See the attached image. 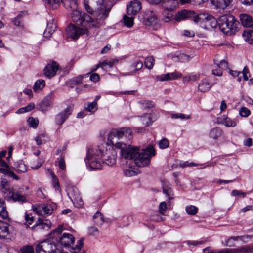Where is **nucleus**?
Masks as SVG:
<instances>
[{
	"mask_svg": "<svg viewBox=\"0 0 253 253\" xmlns=\"http://www.w3.org/2000/svg\"><path fill=\"white\" fill-rule=\"evenodd\" d=\"M132 133L130 128L114 129L108 134V140L112 145L121 150V156L125 159L133 160L139 167L148 166L151 158L155 155V149L150 145L139 152V147L131 146Z\"/></svg>",
	"mask_w": 253,
	"mask_h": 253,
	"instance_id": "f257e3e1",
	"label": "nucleus"
},
{
	"mask_svg": "<svg viewBox=\"0 0 253 253\" xmlns=\"http://www.w3.org/2000/svg\"><path fill=\"white\" fill-rule=\"evenodd\" d=\"M63 226L59 225L50 234V240H44L35 247L36 253H62L59 244L65 247L70 246L75 241V238L70 233H62Z\"/></svg>",
	"mask_w": 253,
	"mask_h": 253,
	"instance_id": "f03ea898",
	"label": "nucleus"
},
{
	"mask_svg": "<svg viewBox=\"0 0 253 253\" xmlns=\"http://www.w3.org/2000/svg\"><path fill=\"white\" fill-rule=\"evenodd\" d=\"M117 152L111 147L105 149L100 146L89 149L84 161L87 166L92 169H100L103 162L108 166H112L116 162Z\"/></svg>",
	"mask_w": 253,
	"mask_h": 253,
	"instance_id": "7ed1b4c3",
	"label": "nucleus"
},
{
	"mask_svg": "<svg viewBox=\"0 0 253 253\" xmlns=\"http://www.w3.org/2000/svg\"><path fill=\"white\" fill-rule=\"evenodd\" d=\"M71 18L74 22L82 27L94 28L100 26L98 21L93 19L87 14L81 11L78 8L72 11Z\"/></svg>",
	"mask_w": 253,
	"mask_h": 253,
	"instance_id": "20e7f679",
	"label": "nucleus"
},
{
	"mask_svg": "<svg viewBox=\"0 0 253 253\" xmlns=\"http://www.w3.org/2000/svg\"><path fill=\"white\" fill-rule=\"evenodd\" d=\"M86 1L94 8L95 19L99 22L101 25L108 16L110 8L107 7L104 4V0H86Z\"/></svg>",
	"mask_w": 253,
	"mask_h": 253,
	"instance_id": "39448f33",
	"label": "nucleus"
},
{
	"mask_svg": "<svg viewBox=\"0 0 253 253\" xmlns=\"http://www.w3.org/2000/svg\"><path fill=\"white\" fill-rule=\"evenodd\" d=\"M238 22L231 15H223L219 17L218 25L224 33L231 35L235 33Z\"/></svg>",
	"mask_w": 253,
	"mask_h": 253,
	"instance_id": "423d86ee",
	"label": "nucleus"
},
{
	"mask_svg": "<svg viewBox=\"0 0 253 253\" xmlns=\"http://www.w3.org/2000/svg\"><path fill=\"white\" fill-rule=\"evenodd\" d=\"M7 185L8 182L6 180H1L0 183V190H4L5 196L8 200H12L13 201H18L20 203L27 201L25 196L21 194L13 187L7 188Z\"/></svg>",
	"mask_w": 253,
	"mask_h": 253,
	"instance_id": "0eeeda50",
	"label": "nucleus"
},
{
	"mask_svg": "<svg viewBox=\"0 0 253 253\" xmlns=\"http://www.w3.org/2000/svg\"><path fill=\"white\" fill-rule=\"evenodd\" d=\"M91 28L80 27L73 24H70L66 29L67 37L74 40L79 38L80 36L86 34L88 35V30Z\"/></svg>",
	"mask_w": 253,
	"mask_h": 253,
	"instance_id": "6e6552de",
	"label": "nucleus"
},
{
	"mask_svg": "<svg viewBox=\"0 0 253 253\" xmlns=\"http://www.w3.org/2000/svg\"><path fill=\"white\" fill-rule=\"evenodd\" d=\"M143 23L145 25L152 26L154 29H157L159 26L157 15L152 11H148L145 14Z\"/></svg>",
	"mask_w": 253,
	"mask_h": 253,
	"instance_id": "1a4fd4ad",
	"label": "nucleus"
},
{
	"mask_svg": "<svg viewBox=\"0 0 253 253\" xmlns=\"http://www.w3.org/2000/svg\"><path fill=\"white\" fill-rule=\"evenodd\" d=\"M58 69V64L56 62L53 61L51 63L47 64L43 70V73L45 77L50 78L56 75Z\"/></svg>",
	"mask_w": 253,
	"mask_h": 253,
	"instance_id": "9d476101",
	"label": "nucleus"
},
{
	"mask_svg": "<svg viewBox=\"0 0 253 253\" xmlns=\"http://www.w3.org/2000/svg\"><path fill=\"white\" fill-rule=\"evenodd\" d=\"M195 2L200 4L208 1V0H194ZM233 0H211V3L214 5L217 9H224L227 7Z\"/></svg>",
	"mask_w": 253,
	"mask_h": 253,
	"instance_id": "9b49d317",
	"label": "nucleus"
},
{
	"mask_svg": "<svg viewBox=\"0 0 253 253\" xmlns=\"http://www.w3.org/2000/svg\"><path fill=\"white\" fill-rule=\"evenodd\" d=\"M72 113L70 107H68L62 111L57 114L55 117V122L56 125L61 126L68 118Z\"/></svg>",
	"mask_w": 253,
	"mask_h": 253,
	"instance_id": "f8f14e48",
	"label": "nucleus"
},
{
	"mask_svg": "<svg viewBox=\"0 0 253 253\" xmlns=\"http://www.w3.org/2000/svg\"><path fill=\"white\" fill-rule=\"evenodd\" d=\"M33 210L40 215H51L53 211L52 207L50 204H45L36 207H33Z\"/></svg>",
	"mask_w": 253,
	"mask_h": 253,
	"instance_id": "ddd939ff",
	"label": "nucleus"
},
{
	"mask_svg": "<svg viewBox=\"0 0 253 253\" xmlns=\"http://www.w3.org/2000/svg\"><path fill=\"white\" fill-rule=\"evenodd\" d=\"M67 192L72 201L78 203L79 207H81L83 205V201L79 196L78 190L76 188L70 187L68 188Z\"/></svg>",
	"mask_w": 253,
	"mask_h": 253,
	"instance_id": "4468645a",
	"label": "nucleus"
},
{
	"mask_svg": "<svg viewBox=\"0 0 253 253\" xmlns=\"http://www.w3.org/2000/svg\"><path fill=\"white\" fill-rule=\"evenodd\" d=\"M141 9V2L137 0L132 1L127 7L128 15L134 16L137 14Z\"/></svg>",
	"mask_w": 253,
	"mask_h": 253,
	"instance_id": "2eb2a0df",
	"label": "nucleus"
},
{
	"mask_svg": "<svg viewBox=\"0 0 253 253\" xmlns=\"http://www.w3.org/2000/svg\"><path fill=\"white\" fill-rule=\"evenodd\" d=\"M182 76V74L177 72L163 74L157 77L158 80L160 81L174 80L179 78Z\"/></svg>",
	"mask_w": 253,
	"mask_h": 253,
	"instance_id": "dca6fc26",
	"label": "nucleus"
},
{
	"mask_svg": "<svg viewBox=\"0 0 253 253\" xmlns=\"http://www.w3.org/2000/svg\"><path fill=\"white\" fill-rule=\"evenodd\" d=\"M52 104V97L49 95L46 96L43 100L39 104V110L42 112H45L47 109L50 107Z\"/></svg>",
	"mask_w": 253,
	"mask_h": 253,
	"instance_id": "f3484780",
	"label": "nucleus"
},
{
	"mask_svg": "<svg viewBox=\"0 0 253 253\" xmlns=\"http://www.w3.org/2000/svg\"><path fill=\"white\" fill-rule=\"evenodd\" d=\"M240 20L243 26L251 27L253 26V19L249 14L243 13L240 15Z\"/></svg>",
	"mask_w": 253,
	"mask_h": 253,
	"instance_id": "a211bd4d",
	"label": "nucleus"
},
{
	"mask_svg": "<svg viewBox=\"0 0 253 253\" xmlns=\"http://www.w3.org/2000/svg\"><path fill=\"white\" fill-rule=\"evenodd\" d=\"M214 84H211L207 79H203L198 85V90L202 92L209 91Z\"/></svg>",
	"mask_w": 253,
	"mask_h": 253,
	"instance_id": "6ab92c4d",
	"label": "nucleus"
},
{
	"mask_svg": "<svg viewBox=\"0 0 253 253\" xmlns=\"http://www.w3.org/2000/svg\"><path fill=\"white\" fill-rule=\"evenodd\" d=\"M118 60L112 59L110 60H105L102 62H100L96 65V68L93 71H96L98 68L101 67L102 69H105L107 66L109 68H112L114 65L117 64Z\"/></svg>",
	"mask_w": 253,
	"mask_h": 253,
	"instance_id": "aec40b11",
	"label": "nucleus"
},
{
	"mask_svg": "<svg viewBox=\"0 0 253 253\" xmlns=\"http://www.w3.org/2000/svg\"><path fill=\"white\" fill-rule=\"evenodd\" d=\"M9 224L0 220V238L4 239L9 233Z\"/></svg>",
	"mask_w": 253,
	"mask_h": 253,
	"instance_id": "412c9836",
	"label": "nucleus"
},
{
	"mask_svg": "<svg viewBox=\"0 0 253 253\" xmlns=\"http://www.w3.org/2000/svg\"><path fill=\"white\" fill-rule=\"evenodd\" d=\"M218 120L220 121V123L227 127H234L237 125L236 121L225 115L218 118Z\"/></svg>",
	"mask_w": 253,
	"mask_h": 253,
	"instance_id": "4be33fe9",
	"label": "nucleus"
},
{
	"mask_svg": "<svg viewBox=\"0 0 253 253\" xmlns=\"http://www.w3.org/2000/svg\"><path fill=\"white\" fill-rule=\"evenodd\" d=\"M61 2L66 9L72 11L78 9L77 0H61Z\"/></svg>",
	"mask_w": 253,
	"mask_h": 253,
	"instance_id": "5701e85b",
	"label": "nucleus"
},
{
	"mask_svg": "<svg viewBox=\"0 0 253 253\" xmlns=\"http://www.w3.org/2000/svg\"><path fill=\"white\" fill-rule=\"evenodd\" d=\"M203 16L205 17V23L207 26L211 27L212 28H215L217 27L218 21L215 18L209 15H207L206 16H205V15H203Z\"/></svg>",
	"mask_w": 253,
	"mask_h": 253,
	"instance_id": "b1692460",
	"label": "nucleus"
},
{
	"mask_svg": "<svg viewBox=\"0 0 253 253\" xmlns=\"http://www.w3.org/2000/svg\"><path fill=\"white\" fill-rule=\"evenodd\" d=\"M143 63L141 61H136L134 62L130 66L132 71L128 73H125L123 75L131 76L134 75L136 72L142 68Z\"/></svg>",
	"mask_w": 253,
	"mask_h": 253,
	"instance_id": "393cba45",
	"label": "nucleus"
},
{
	"mask_svg": "<svg viewBox=\"0 0 253 253\" xmlns=\"http://www.w3.org/2000/svg\"><path fill=\"white\" fill-rule=\"evenodd\" d=\"M164 7L169 11L173 10L178 4L177 0H163Z\"/></svg>",
	"mask_w": 253,
	"mask_h": 253,
	"instance_id": "a878e982",
	"label": "nucleus"
},
{
	"mask_svg": "<svg viewBox=\"0 0 253 253\" xmlns=\"http://www.w3.org/2000/svg\"><path fill=\"white\" fill-rule=\"evenodd\" d=\"M88 74H85L84 75V77L87 76V75ZM84 77V76H83V75H80L75 78H74L71 79L70 80H69L67 84L70 87L73 88V87H74V86L75 85L83 83L82 80L83 79Z\"/></svg>",
	"mask_w": 253,
	"mask_h": 253,
	"instance_id": "bb28decb",
	"label": "nucleus"
},
{
	"mask_svg": "<svg viewBox=\"0 0 253 253\" xmlns=\"http://www.w3.org/2000/svg\"><path fill=\"white\" fill-rule=\"evenodd\" d=\"M0 171L3 174L6 175L8 177H11L13 179H19L18 176H17L14 172L10 170V168H9L8 165L7 166H5L2 168H0Z\"/></svg>",
	"mask_w": 253,
	"mask_h": 253,
	"instance_id": "cd10ccee",
	"label": "nucleus"
},
{
	"mask_svg": "<svg viewBox=\"0 0 253 253\" xmlns=\"http://www.w3.org/2000/svg\"><path fill=\"white\" fill-rule=\"evenodd\" d=\"M14 169L19 173H24L27 171V167L22 160H19L14 164Z\"/></svg>",
	"mask_w": 253,
	"mask_h": 253,
	"instance_id": "c85d7f7f",
	"label": "nucleus"
},
{
	"mask_svg": "<svg viewBox=\"0 0 253 253\" xmlns=\"http://www.w3.org/2000/svg\"><path fill=\"white\" fill-rule=\"evenodd\" d=\"M242 35L245 40L250 44H253V31L248 30L244 31Z\"/></svg>",
	"mask_w": 253,
	"mask_h": 253,
	"instance_id": "c756f323",
	"label": "nucleus"
},
{
	"mask_svg": "<svg viewBox=\"0 0 253 253\" xmlns=\"http://www.w3.org/2000/svg\"><path fill=\"white\" fill-rule=\"evenodd\" d=\"M84 245L83 240L80 239L77 243V244L75 247H72L71 249L70 253H85L84 251L80 252L81 248L83 247Z\"/></svg>",
	"mask_w": 253,
	"mask_h": 253,
	"instance_id": "7c9ffc66",
	"label": "nucleus"
},
{
	"mask_svg": "<svg viewBox=\"0 0 253 253\" xmlns=\"http://www.w3.org/2000/svg\"><path fill=\"white\" fill-rule=\"evenodd\" d=\"M222 134V130L218 127H215L212 129L209 133L210 137L214 139H217L221 136Z\"/></svg>",
	"mask_w": 253,
	"mask_h": 253,
	"instance_id": "2f4dec72",
	"label": "nucleus"
},
{
	"mask_svg": "<svg viewBox=\"0 0 253 253\" xmlns=\"http://www.w3.org/2000/svg\"><path fill=\"white\" fill-rule=\"evenodd\" d=\"M45 85V81L42 79L37 80L33 87V89L35 92H38L42 90Z\"/></svg>",
	"mask_w": 253,
	"mask_h": 253,
	"instance_id": "473e14b6",
	"label": "nucleus"
},
{
	"mask_svg": "<svg viewBox=\"0 0 253 253\" xmlns=\"http://www.w3.org/2000/svg\"><path fill=\"white\" fill-rule=\"evenodd\" d=\"M0 216L3 219H6L8 217L5 202L1 199H0Z\"/></svg>",
	"mask_w": 253,
	"mask_h": 253,
	"instance_id": "72a5a7b5",
	"label": "nucleus"
},
{
	"mask_svg": "<svg viewBox=\"0 0 253 253\" xmlns=\"http://www.w3.org/2000/svg\"><path fill=\"white\" fill-rule=\"evenodd\" d=\"M140 107L143 109H150L155 106L154 103L150 100H142L138 101Z\"/></svg>",
	"mask_w": 253,
	"mask_h": 253,
	"instance_id": "f704fd0d",
	"label": "nucleus"
},
{
	"mask_svg": "<svg viewBox=\"0 0 253 253\" xmlns=\"http://www.w3.org/2000/svg\"><path fill=\"white\" fill-rule=\"evenodd\" d=\"M51 223L50 221L46 220V222H45L42 219L40 218L36 222L35 225L33 226L34 227H37L39 226H41L42 229H45L46 227L49 228L50 226Z\"/></svg>",
	"mask_w": 253,
	"mask_h": 253,
	"instance_id": "c9c22d12",
	"label": "nucleus"
},
{
	"mask_svg": "<svg viewBox=\"0 0 253 253\" xmlns=\"http://www.w3.org/2000/svg\"><path fill=\"white\" fill-rule=\"evenodd\" d=\"M93 218L94 223L98 226L102 225L104 222L102 214L100 212H96Z\"/></svg>",
	"mask_w": 253,
	"mask_h": 253,
	"instance_id": "e433bc0d",
	"label": "nucleus"
},
{
	"mask_svg": "<svg viewBox=\"0 0 253 253\" xmlns=\"http://www.w3.org/2000/svg\"><path fill=\"white\" fill-rule=\"evenodd\" d=\"M97 103L96 102H87L85 104V109L87 111L91 113L95 112L97 109Z\"/></svg>",
	"mask_w": 253,
	"mask_h": 253,
	"instance_id": "4c0bfd02",
	"label": "nucleus"
},
{
	"mask_svg": "<svg viewBox=\"0 0 253 253\" xmlns=\"http://www.w3.org/2000/svg\"><path fill=\"white\" fill-rule=\"evenodd\" d=\"M215 64H216V67L218 68H220L221 70L226 69L228 68V63L224 60H221L220 61L216 58L214 60Z\"/></svg>",
	"mask_w": 253,
	"mask_h": 253,
	"instance_id": "58836bf2",
	"label": "nucleus"
},
{
	"mask_svg": "<svg viewBox=\"0 0 253 253\" xmlns=\"http://www.w3.org/2000/svg\"><path fill=\"white\" fill-rule=\"evenodd\" d=\"M124 15L123 17L124 23L125 26L127 27H131L134 23L133 16Z\"/></svg>",
	"mask_w": 253,
	"mask_h": 253,
	"instance_id": "ea45409f",
	"label": "nucleus"
},
{
	"mask_svg": "<svg viewBox=\"0 0 253 253\" xmlns=\"http://www.w3.org/2000/svg\"><path fill=\"white\" fill-rule=\"evenodd\" d=\"M189 16V12L187 10H182L179 12L176 15L177 21H181L185 19Z\"/></svg>",
	"mask_w": 253,
	"mask_h": 253,
	"instance_id": "a19ab883",
	"label": "nucleus"
},
{
	"mask_svg": "<svg viewBox=\"0 0 253 253\" xmlns=\"http://www.w3.org/2000/svg\"><path fill=\"white\" fill-rule=\"evenodd\" d=\"M228 250H233L231 253H247L251 252V250L249 247L245 246L239 249H227Z\"/></svg>",
	"mask_w": 253,
	"mask_h": 253,
	"instance_id": "79ce46f5",
	"label": "nucleus"
},
{
	"mask_svg": "<svg viewBox=\"0 0 253 253\" xmlns=\"http://www.w3.org/2000/svg\"><path fill=\"white\" fill-rule=\"evenodd\" d=\"M186 211L189 215H195L198 212V208L193 205L187 206L186 208Z\"/></svg>",
	"mask_w": 253,
	"mask_h": 253,
	"instance_id": "37998d69",
	"label": "nucleus"
},
{
	"mask_svg": "<svg viewBox=\"0 0 253 253\" xmlns=\"http://www.w3.org/2000/svg\"><path fill=\"white\" fill-rule=\"evenodd\" d=\"M154 62V59L152 56L147 57L145 60V67L149 69H151L153 67Z\"/></svg>",
	"mask_w": 253,
	"mask_h": 253,
	"instance_id": "c03bdc74",
	"label": "nucleus"
},
{
	"mask_svg": "<svg viewBox=\"0 0 253 253\" xmlns=\"http://www.w3.org/2000/svg\"><path fill=\"white\" fill-rule=\"evenodd\" d=\"M167 207L166 202H162L160 203L159 206V212L160 214L164 215L166 211Z\"/></svg>",
	"mask_w": 253,
	"mask_h": 253,
	"instance_id": "a18cd8bd",
	"label": "nucleus"
},
{
	"mask_svg": "<svg viewBox=\"0 0 253 253\" xmlns=\"http://www.w3.org/2000/svg\"><path fill=\"white\" fill-rule=\"evenodd\" d=\"M172 118L174 119H180L181 120L183 119H188L190 118V115H185L182 113H176L172 114L171 116Z\"/></svg>",
	"mask_w": 253,
	"mask_h": 253,
	"instance_id": "49530a36",
	"label": "nucleus"
},
{
	"mask_svg": "<svg viewBox=\"0 0 253 253\" xmlns=\"http://www.w3.org/2000/svg\"><path fill=\"white\" fill-rule=\"evenodd\" d=\"M142 123L147 126L151 124L150 115L148 114H145L141 120Z\"/></svg>",
	"mask_w": 253,
	"mask_h": 253,
	"instance_id": "de8ad7c7",
	"label": "nucleus"
},
{
	"mask_svg": "<svg viewBox=\"0 0 253 253\" xmlns=\"http://www.w3.org/2000/svg\"><path fill=\"white\" fill-rule=\"evenodd\" d=\"M239 113L241 116L247 117L250 115L251 111L247 108L243 107L240 109Z\"/></svg>",
	"mask_w": 253,
	"mask_h": 253,
	"instance_id": "09e8293b",
	"label": "nucleus"
},
{
	"mask_svg": "<svg viewBox=\"0 0 253 253\" xmlns=\"http://www.w3.org/2000/svg\"><path fill=\"white\" fill-rule=\"evenodd\" d=\"M84 7L88 13L92 14L94 16V12L93 9H95L94 7H92L89 3L87 2L86 0H84Z\"/></svg>",
	"mask_w": 253,
	"mask_h": 253,
	"instance_id": "8fccbe9b",
	"label": "nucleus"
},
{
	"mask_svg": "<svg viewBox=\"0 0 253 253\" xmlns=\"http://www.w3.org/2000/svg\"><path fill=\"white\" fill-rule=\"evenodd\" d=\"M189 246H197L199 245H202L204 243V241H194V240H188L185 242Z\"/></svg>",
	"mask_w": 253,
	"mask_h": 253,
	"instance_id": "3c124183",
	"label": "nucleus"
},
{
	"mask_svg": "<svg viewBox=\"0 0 253 253\" xmlns=\"http://www.w3.org/2000/svg\"><path fill=\"white\" fill-rule=\"evenodd\" d=\"M27 122H28L29 125L30 126L33 127L34 128L36 127L38 124V120H36L33 117L29 118L27 120Z\"/></svg>",
	"mask_w": 253,
	"mask_h": 253,
	"instance_id": "603ef678",
	"label": "nucleus"
},
{
	"mask_svg": "<svg viewBox=\"0 0 253 253\" xmlns=\"http://www.w3.org/2000/svg\"><path fill=\"white\" fill-rule=\"evenodd\" d=\"M7 153V151L6 150H3L0 152V165L3 167L5 166H7V163L2 160V158L5 157Z\"/></svg>",
	"mask_w": 253,
	"mask_h": 253,
	"instance_id": "864d4df0",
	"label": "nucleus"
},
{
	"mask_svg": "<svg viewBox=\"0 0 253 253\" xmlns=\"http://www.w3.org/2000/svg\"><path fill=\"white\" fill-rule=\"evenodd\" d=\"M159 144L160 148L165 149L168 147L169 145V142L167 139L164 138L159 142Z\"/></svg>",
	"mask_w": 253,
	"mask_h": 253,
	"instance_id": "5fc2aeb1",
	"label": "nucleus"
},
{
	"mask_svg": "<svg viewBox=\"0 0 253 253\" xmlns=\"http://www.w3.org/2000/svg\"><path fill=\"white\" fill-rule=\"evenodd\" d=\"M163 193L166 194V195L168 197L169 200H172L173 199V197L171 195V190L170 188L169 187H163Z\"/></svg>",
	"mask_w": 253,
	"mask_h": 253,
	"instance_id": "6e6d98bb",
	"label": "nucleus"
},
{
	"mask_svg": "<svg viewBox=\"0 0 253 253\" xmlns=\"http://www.w3.org/2000/svg\"><path fill=\"white\" fill-rule=\"evenodd\" d=\"M59 161H58V166L60 168V169L62 170H65L66 169V166L65 163V161L63 157L62 156H60L59 158Z\"/></svg>",
	"mask_w": 253,
	"mask_h": 253,
	"instance_id": "4d7b16f0",
	"label": "nucleus"
},
{
	"mask_svg": "<svg viewBox=\"0 0 253 253\" xmlns=\"http://www.w3.org/2000/svg\"><path fill=\"white\" fill-rule=\"evenodd\" d=\"M25 219L26 221V223L27 225H32L34 222L33 217L29 215L27 213H25Z\"/></svg>",
	"mask_w": 253,
	"mask_h": 253,
	"instance_id": "13d9d810",
	"label": "nucleus"
},
{
	"mask_svg": "<svg viewBox=\"0 0 253 253\" xmlns=\"http://www.w3.org/2000/svg\"><path fill=\"white\" fill-rule=\"evenodd\" d=\"M178 58L181 62H185L189 60L190 57L185 54H181L178 56Z\"/></svg>",
	"mask_w": 253,
	"mask_h": 253,
	"instance_id": "bf43d9fd",
	"label": "nucleus"
},
{
	"mask_svg": "<svg viewBox=\"0 0 253 253\" xmlns=\"http://www.w3.org/2000/svg\"><path fill=\"white\" fill-rule=\"evenodd\" d=\"M52 185L55 189H58L59 188V180L56 176L54 174H52Z\"/></svg>",
	"mask_w": 253,
	"mask_h": 253,
	"instance_id": "052dcab7",
	"label": "nucleus"
},
{
	"mask_svg": "<svg viewBox=\"0 0 253 253\" xmlns=\"http://www.w3.org/2000/svg\"><path fill=\"white\" fill-rule=\"evenodd\" d=\"M214 68L212 69V73L214 75L217 76H221L222 75V71L220 68L216 67V64H215Z\"/></svg>",
	"mask_w": 253,
	"mask_h": 253,
	"instance_id": "680f3d73",
	"label": "nucleus"
},
{
	"mask_svg": "<svg viewBox=\"0 0 253 253\" xmlns=\"http://www.w3.org/2000/svg\"><path fill=\"white\" fill-rule=\"evenodd\" d=\"M242 237H241V236H234V237H231L230 238H229L226 241V246H229V247H231V246H234L233 244H230V241H232V240H234V241H237L239 239H241Z\"/></svg>",
	"mask_w": 253,
	"mask_h": 253,
	"instance_id": "e2e57ef3",
	"label": "nucleus"
},
{
	"mask_svg": "<svg viewBox=\"0 0 253 253\" xmlns=\"http://www.w3.org/2000/svg\"><path fill=\"white\" fill-rule=\"evenodd\" d=\"M231 195L234 196H242L244 197L246 196V193L240 190H234L232 191Z\"/></svg>",
	"mask_w": 253,
	"mask_h": 253,
	"instance_id": "0e129e2a",
	"label": "nucleus"
},
{
	"mask_svg": "<svg viewBox=\"0 0 253 253\" xmlns=\"http://www.w3.org/2000/svg\"><path fill=\"white\" fill-rule=\"evenodd\" d=\"M124 174L126 176L131 177L135 174V172L131 169H128L124 171Z\"/></svg>",
	"mask_w": 253,
	"mask_h": 253,
	"instance_id": "69168bd1",
	"label": "nucleus"
},
{
	"mask_svg": "<svg viewBox=\"0 0 253 253\" xmlns=\"http://www.w3.org/2000/svg\"><path fill=\"white\" fill-rule=\"evenodd\" d=\"M22 253H34V249L32 247L27 246L22 250Z\"/></svg>",
	"mask_w": 253,
	"mask_h": 253,
	"instance_id": "338daca9",
	"label": "nucleus"
},
{
	"mask_svg": "<svg viewBox=\"0 0 253 253\" xmlns=\"http://www.w3.org/2000/svg\"><path fill=\"white\" fill-rule=\"evenodd\" d=\"M100 79L99 75L97 73H93L90 76V80L93 82H96Z\"/></svg>",
	"mask_w": 253,
	"mask_h": 253,
	"instance_id": "774afa93",
	"label": "nucleus"
}]
</instances>
